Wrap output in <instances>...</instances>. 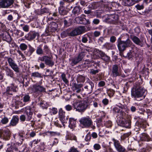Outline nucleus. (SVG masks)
<instances>
[{"instance_id":"ddd939ff","label":"nucleus","mask_w":152,"mask_h":152,"mask_svg":"<svg viewBox=\"0 0 152 152\" xmlns=\"http://www.w3.org/2000/svg\"><path fill=\"white\" fill-rule=\"evenodd\" d=\"M94 54L98 56H100L101 58L106 61H108L110 60V58L105 54L103 52L95 49L94 52Z\"/></svg>"},{"instance_id":"c85d7f7f","label":"nucleus","mask_w":152,"mask_h":152,"mask_svg":"<svg viewBox=\"0 0 152 152\" xmlns=\"http://www.w3.org/2000/svg\"><path fill=\"white\" fill-rule=\"evenodd\" d=\"M76 121L72 118L69 119V127L71 129H73L75 127Z\"/></svg>"},{"instance_id":"423d86ee","label":"nucleus","mask_w":152,"mask_h":152,"mask_svg":"<svg viewBox=\"0 0 152 152\" xmlns=\"http://www.w3.org/2000/svg\"><path fill=\"white\" fill-rule=\"evenodd\" d=\"M86 85L83 88V90L85 91L88 94H91L93 91V89L94 87V83L89 79L86 82Z\"/></svg>"},{"instance_id":"49530a36","label":"nucleus","mask_w":152,"mask_h":152,"mask_svg":"<svg viewBox=\"0 0 152 152\" xmlns=\"http://www.w3.org/2000/svg\"><path fill=\"white\" fill-rule=\"evenodd\" d=\"M68 152H80V151L74 146L71 147Z\"/></svg>"},{"instance_id":"ea45409f","label":"nucleus","mask_w":152,"mask_h":152,"mask_svg":"<svg viewBox=\"0 0 152 152\" xmlns=\"http://www.w3.org/2000/svg\"><path fill=\"white\" fill-rule=\"evenodd\" d=\"M3 39L4 40L8 41L10 40V37L7 33H4L3 34Z\"/></svg>"},{"instance_id":"052dcab7","label":"nucleus","mask_w":152,"mask_h":152,"mask_svg":"<svg viewBox=\"0 0 152 152\" xmlns=\"http://www.w3.org/2000/svg\"><path fill=\"white\" fill-rule=\"evenodd\" d=\"M66 110L68 111H70L72 110V106L69 104L67 105L65 107Z\"/></svg>"},{"instance_id":"b1692460","label":"nucleus","mask_w":152,"mask_h":152,"mask_svg":"<svg viewBox=\"0 0 152 152\" xmlns=\"http://www.w3.org/2000/svg\"><path fill=\"white\" fill-rule=\"evenodd\" d=\"M82 85L81 84H77L75 83L72 85L73 90L77 93L80 92L81 91V88L82 87Z\"/></svg>"},{"instance_id":"a19ab883","label":"nucleus","mask_w":152,"mask_h":152,"mask_svg":"<svg viewBox=\"0 0 152 152\" xmlns=\"http://www.w3.org/2000/svg\"><path fill=\"white\" fill-rule=\"evenodd\" d=\"M151 149V145L148 144L145 148H143L141 151V152H149Z\"/></svg>"},{"instance_id":"f03ea898","label":"nucleus","mask_w":152,"mask_h":152,"mask_svg":"<svg viewBox=\"0 0 152 152\" xmlns=\"http://www.w3.org/2000/svg\"><path fill=\"white\" fill-rule=\"evenodd\" d=\"M73 107L75 111L80 113L84 112L87 109L88 105L85 101L75 102L73 104Z\"/></svg>"},{"instance_id":"13d9d810","label":"nucleus","mask_w":152,"mask_h":152,"mask_svg":"<svg viewBox=\"0 0 152 152\" xmlns=\"http://www.w3.org/2000/svg\"><path fill=\"white\" fill-rule=\"evenodd\" d=\"M102 102L104 105H106L108 104L109 100L107 98H105L102 100Z\"/></svg>"},{"instance_id":"7ed1b4c3","label":"nucleus","mask_w":152,"mask_h":152,"mask_svg":"<svg viewBox=\"0 0 152 152\" xmlns=\"http://www.w3.org/2000/svg\"><path fill=\"white\" fill-rule=\"evenodd\" d=\"M125 115L119 116L117 120V122L118 125L126 128H129L131 126V121L128 119H126Z\"/></svg>"},{"instance_id":"4be33fe9","label":"nucleus","mask_w":152,"mask_h":152,"mask_svg":"<svg viewBox=\"0 0 152 152\" xmlns=\"http://www.w3.org/2000/svg\"><path fill=\"white\" fill-rule=\"evenodd\" d=\"M58 25L54 22H52L49 25L48 27V31L53 32L55 31L57 28Z\"/></svg>"},{"instance_id":"9b49d317","label":"nucleus","mask_w":152,"mask_h":152,"mask_svg":"<svg viewBox=\"0 0 152 152\" xmlns=\"http://www.w3.org/2000/svg\"><path fill=\"white\" fill-rule=\"evenodd\" d=\"M118 19V15L115 14L107 15V16H106L105 20L107 22L115 24L117 22Z\"/></svg>"},{"instance_id":"a211bd4d","label":"nucleus","mask_w":152,"mask_h":152,"mask_svg":"<svg viewBox=\"0 0 152 152\" xmlns=\"http://www.w3.org/2000/svg\"><path fill=\"white\" fill-rule=\"evenodd\" d=\"M84 52H81L79 53L78 56L72 60V66H74L81 61L85 56Z\"/></svg>"},{"instance_id":"f257e3e1","label":"nucleus","mask_w":152,"mask_h":152,"mask_svg":"<svg viewBox=\"0 0 152 152\" xmlns=\"http://www.w3.org/2000/svg\"><path fill=\"white\" fill-rule=\"evenodd\" d=\"M145 90L143 87L138 84H136L132 89L131 94L132 97L136 99L143 96Z\"/></svg>"},{"instance_id":"f3484780","label":"nucleus","mask_w":152,"mask_h":152,"mask_svg":"<svg viewBox=\"0 0 152 152\" xmlns=\"http://www.w3.org/2000/svg\"><path fill=\"white\" fill-rule=\"evenodd\" d=\"M121 72L117 64L113 65L112 68V75L113 77H116L120 75Z\"/></svg>"},{"instance_id":"3c124183","label":"nucleus","mask_w":152,"mask_h":152,"mask_svg":"<svg viewBox=\"0 0 152 152\" xmlns=\"http://www.w3.org/2000/svg\"><path fill=\"white\" fill-rule=\"evenodd\" d=\"M31 76L36 77H41V74L38 72H35L32 73Z\"/></svg>"},{"instance_id":"8fccbe9b","label":"nucleus","mask_w":152,"mask_h":152,"mask_svg":"<svg viewBox=\"0 0 152 152\" xmlns=\"http://www.w3.org/2000/svg\"><path fill=\"white\" fill-rule=\"evenodd\" d=\"M49 13V10L47 8H44L41 10L40 11V14L42 15L45 13Z\"/></svg>"},{"instance_id":"f8f14e48","label":"nucleus","mask_w":152,"mask_h":152,"mask_svg":"<svg viewBox=\"0 0 152 152\" xmlns=\"http://www.w3.org/2000/svg\"><path fill=\"white\" fill-rule=\"evenodd\" d=\"M85 30V28L83 26H80L76 28L71 31L70 33V36L74 37L80 35Z\"/></svg>"},{"instance_id":"774afa93","label":"nucleus","mask_w":152,"mask_h":152,"mask_svg":"<svg viewBox=\"0 0 152 152\" xmlns=\"http://www.w3.org/2000/svg\"><path fill=\"white\" fill-rule=\"evenodd\" d=\"M94 34L95 37H97L100 35L101 33L99 31H96L94 32Z\"/></svg>"},{"instance_id":"79ce46f5","label":"nucleus","mask_w":152,"mask_h":152,"mask_svg":"<svg viewBox=\"0 0 152 152\" xmlns=\"http://www.w3.org/2000/svg\"><path fill=\"white\" fill-rule=\"evenodd\" d=\"M40 106L43 109H47L48 106V104L45 101H41L40 104Z\"/></svg>"},{"instance_id":"c03bdc74","label":"nucleus","mask_w":152,"mask_h":152,"mask_svg":"<svg viewBox=\"0 0 152 152\" xmlns=\"http://www.w3.org/2000/svg\"><path fill=\"white\" fill-rule=\"evenodd\" d=\"M58 11L59 13L61 15H64L67 13L66 11L64 9V8L59 7Z\"/></svg>"},{"instance_id":"338daca9","label":"nucleus","mask_w":152,"mask_h":152,"mask_svg":"<svg viewBox=\"0 0 152 152\" xmlns=\"http://www.w3.org/2000/svg\"><path fill=\"white\" fill-rule=\"evenodd\" d=\"M92 22L94 24L96 25L98 24L99 23L100 20L98 19H94L93 20Z\"/></svg>"},{"instance_id":"cd10ccee","label":"nucleus","mask_w":152,"mask_h":152,"mask_svg":"<svg viewBox=\"0 0 152 152\" xmlns=\"http://www.w3.org/2000/svg\"><path fill=\"white\" fill-rule=\"evenodd\" d=\"M76 19L77 20L79 21V23L81 24L86 25L88 23V21L85 18L78 17L76 18Z\"/></svg>"},{"instance_id":"412c9836","label":"nucleus","mask_w":152,"mask_h":152,"mask_svg":"<svg viewBox=\"0 0 152 152\" xmlns=\"http://www.w3.org/2000/svg\"><path fill=\"white\" fill-rule=\"evenodd\" d=\"M19 121V117L18 115H13L9 125L15 126L18 123Z\"/></svg>"},{"instance_id":"a878e982","label":"nucleus","mask_w":152,"mask_h":152,"mask_svg":"<svg viewBox=\"0 0 152 152\" xmlns=\"http://www.w3.org/2000/svg\"><path fill=\"white\" fill-rule=\"evenodd\" d=\"M65 139L66 140H76V137L73 134L67 132L66 134Z\"/></svg>"},{"instance_id":"6e6d98bb","label":"nucleus","mask_w":152,"mask_h":152,"mask_svg":"<svg viewBox=\"0 0 152 152\" xmlns=\"http://www.w3.org/2000/svg\"><path fill=\"white\" fill-rule=\"evenodd\" d=\"M105 125L107 127H111L112 126V122L110 121H107L105 123Z\"/></svg>"},{"instance_id":"20e7f679","label":"nucleus","mask_w":152,"mask_h":152,"mask_svg":"<svg viewBox=\"0 0 152 152\" xmlns=\"http://www.w3.org/2000/svg\"><path fill=\"white\" fill-rule=\"evenodd\" d=\"M80 125L83 128H88L93 125L91 119L89 116L81 118L79 120Z\"/></svg>"},{"instance_id":"5fc2aeb1","label":"nucleus","mask_w":152,"mask_h":152,"mask_svg":"<svg viewBox=\"0 0 152 152\" xmlns=\"http://www.w3.org/2000/svg\"><path fill=\"white\" fill-rule=\"evenodd\" d=\"M94 149L95 150L98 151L100 150L101 148V146L99 144L95 143L93 146Z\"/></svg>"},{"instance_id":"c9c22d12","label":"nucleus","mask_w":152,"mask_h":152,"mask_svg":"<svg viewBox=\"0 0 152 152\" xmlns=\"http://www.w3.org/2000/svg\"><path fill=\"white\" fill-rule=\"evenodd\" d=\"M143 139L145 141L148 142L151 140V139L147 134L143 133L142 134Z\"/></svg>"},{"instance_id":"2f4dec72","label":"nucleus","mask_w":152,"mask_h":152,"mask_svg":"<svg viewBox=\"0 0 152 152\" xmlns=\"http://www.w3.org/2000/svg\"><path fill=\"white\" fill-rule=\"evenodd\" d=\"M64 26L67 27L71 25L72 20L70 19H64Z\"/></svg>"},{"instance_id":"603ef678","label":"nucleus","mask_w":152,"mask_h":152,"mask_svg":"<svg viewBox=\"0 0 152 152\" xmlns=\"http://www.w3.org/2000/svg\"><path fill=\"white\" fill-rule=\"evenodd\" d=\"M9 120L7 117H4L1 120V122L3 124H6L8 123Z\"/></svg>"},{"instance_id":"7c9ffc66","label":"nucleus","mask_w":152,"mask_h":152,"mask_svg":"<svg viewBox=\"0 0 152 152\" xmlns=\"http://www.w3.org/2000/svg\"><path fill=\"white\" fill-rule=\"evenodd\" d=\"M117 43L118 48H126L125 41H122L120 38L118 39Z\"/></svg>"},{"instance_id":"0eeeda50","label":"nucleus","mask_w":152,"mask_h":152,"mask_svg":"<svg viewBox=\"0 0 152 152\" xmlns=\"http://www.w3.org/2000/svg\"><path fill=\"white\" fill-rule=\"evenodd\" d=\"M11 135V132L9 129L4 128L0 129V137L4 140H9Z\"/></svg>"},{"instance_id":"9d476101","label":"nucleus","mask_w":152,"mask_h":152,"mask_svg":"<svg viewBox=\"0 0 152 152\" xmlns=\"http://www.w3.org/2000/svg\"><path fill=\"white\" fill-rule=\"evenodd\" d=\"M114 145L118 152H126L125 148L121 145L119 141L114 138L112 139Z\"/></svg>"},{"instance_id":"de8ad7c7","label":"nucleus","mask_w":152,"mask_h":152,"mask_svg":"<svg viewBox=\"0 0 152 152\" xmlns=\"http://www.w3.org/2000/svg\"><path fill=\"white\" fill-rule=\"evenodd\" d=\"M9 86L10 87V88L12 91L14 92H16L17 91L18 88L17 87L15 86L13 83L11 84L10 86Z\"/></svg>"},{"instance_id":"f704fd0d","label":"nucleus","mask_w":152,"mask_h":152,"mask_svg":"<svg viewBox=\"0 0 152 152\" xmlns=\"http://www.w3.org/2000/svg\"><path fill=\"white\" fill-rule=\"evenodd\" d=\"M126 4H124L125 6H132L137 2V1L135 0H126Z\"/></svg>"},{"instance_id":"e2e57ef3","label":"nucleus","mask_w":152,"mask_h":152,"mask_svg":"<svg viewBox=\"0 0 152 152\" xmlns=\"http://www.w3.org/2000/svg\"><path fill=\"white\" fill-rule=\"evenodd\" d=\"M91 136L90 134H87L85 138V140L86 141H90L91 139Z\"/></svg>"},{"instance_id":"2eb2a0df","label":"nucleus","mask_w":152,"mask_h":152,"mask_svg":"<svg viewBox=\"0 0 152 152\" xmlns=\"http://www.w3.org/2000/svg\"><path fill=\"white\" fill-rule=\"evenodd\" d=\"M32 91L34 93H41L45 92V88L42 86L35 84L33 85L32 88Z\"/></svg>"},{"instance_id":"dca6fc26","label":"nucleus","mask_w":152,"mask_h":152,"mask_svg":"<svg viewBox=\"0 0 152 152\" xmlns=\"http://www.w3.org/2000/svg\"><path fill=\"white\" fill-rule=\"evenodd\" d=\"M59 117L60 120L64 126H65L64 123H66L68 118L67 117L65 118V112L64 111L62 108H60L59 111Z\"/></svg>"},{"instance_id":"4d7b16f0","label":"nucleus","mask_w":152,"mask_h":152,"mask_svg":"<svg viewBox=\"0 0 152 152\" xmlns=\"http://www.w3.org/2000/svg\"><path fill=\"white\" fill-rule=\"evenodd\" d=\"M99 71L100 70L99 69L94 70V69H92L90 70V72L92 74L95 75L96 73H98Z\"/></svg>"},{"instance_id":"e433bc0d","label":"nucleus","mask_w":152,"mask_h":152,"mask_svg":"<svg viewBox=\"0 0 152 152\" xmlns=\"http://www.w3.org/2000/svg\"><path fill=\"white\" fill-rule=\"evenodd\" d=\"M85 77L82 75H78L77 78L78 82H83L85 81Z\"/></svg>"},{"instance_id":"1a4fd4ad","label":"nucleus","mask_w":152,"mask_h":152,"mask_svg":"<svg viewBox=\"0 0 152 152\" xmlns=\"http://www.w3.org/2000/svg\"><path fill=\"white\" fill-rule=\"evenodd\" d=\"M6 58L9 65L11 68L16 72H19V68L13 59L10 57H7Z\"/></svg>"},{"instance_id":"864d4df0","label":"nucleus","mask_w":152,"mask_h":152,"mask_svg":"<svg viewBox=\"0 0 152 152\" xmlns=\"http://www.w3.org/2000/svg\"><path fill=\"white\" fill-rule=\"evenodd\" d=\"M50 112L52 115H55L57 113L58 110L57 108L53 107L52 109H50Z\"/></svg>"},{"instance_id":"6e6552de","label":"nucleus","mask_w":152,"mask_h":152,"mask_svg":"<svg viewBox=\"0 0 152 152\" xmlns=\"http://www.w3.org/2000/svg\"><path fill=\"white\" fill-rule=\"evenodd\" d=\"M38 60L44 61L46 65L52 67L54 65V62L52 58L48 56H45L42 57H39L38 58Z\"/></svg>"},{"instance_id":"37998d69","label":"nucleus","mask_w":152,"mask_h":152,"mask_svg":"<svg viewBox=\"0 0 152 152\" xmlns=\"http://www.w3.org/2000/svg\"><path fill=\"white\" fill-rule=\"evenodd\" d=\"M15 104L16 106L20 107H23L25 105V103L23 101H21L19 100H16L15 102Z\"/></svg>"},{"instance_id":"bf43d9fd","label":"nucleus","mask_w":152,"mask_h":152,"mask_svg":"<svg viewBox=\"0 0 152 152\" xmlns=\"http://www.w3.org/2000/svg\"><path fill=\"white\" fill-rule=\"evenodd\" d=\"M20 119L21 121L24 122L26 120V118L25 115H22L20 116Z\"/></svg>"},{"instance_id":"a18cd8bd","label":"nucleus","mask_w":152,"mask_h":152,"mask_svg":"<svg viewBox=\"0 0 152 152\" xmlns=\"http://www.w3.org/2000/svg\"><path fill=\"white\" fill-rule=\"evenodd\" d=\"M61 77L63 81L66 84L68 83L69 81L66 78V75L64 73H62Z\"/></svg>"},{"instance_id":"473e14b6","label":"nucleus","mask_w":152,"mask_h":152,"mask_svg":"<svg viewBox=\"0 0 152 152\" xmlns=\"http://www.w3.org/2000/svg\"><path fill=\"white\" fill-rule=\"evenodd\" d=\"M80 9L78 7H75L72 11V13L75 15H78L80 13Z\"/></svg>"},{"instance_id":"09e8293b","label":"nucleus","mask_w":152,"mask_h":152,"mask_svg":"<svg viewBox=\"0 0 152 152\" xmlns=\"http://www.w3.org/2000/svg\"><path fill=\"white\" fill-rule=\"evenodd\" d=\"M12 91L10 87L8 86L7 87L6 91L4 93L7 95H12Z\"/></svg>"},{"instance_id":"58836bf2","label":"nucleus","mask_w":152,"mask_h":152,"mask_svg":"<svg viewBox=\"0 0 152 152\" xmlns=\"http://www.w3.org/2000/svg\"><path fill=\"white\" fill-rule=\"evenodd\" d=\"M125 42L126 48L132 47V43L129 39H128L126 41H125Z\"/></svg>"},{"instance_id":"0e129e2a","label":"nucleus","mask_w":152,"mask_h":152,"mask_svg":"<svg viewBox=\"0 0 152 152\" xmlns=\"http://www.w3.org/2000/svg\"><path fill=\"white\" fill-rule=\"evenodd\" d=\"M116 40V37L114 36H112L110 38V41L112 43L114 42Z\"/></svg>"},{"instance_id":"393cba45","label":"nucleus","mask_w":152,"mask_h":152,"mask_svg":"<svg viewBox=\"0 0 152 152\" xmlns=\"http://www.w3.org/2000/svg\"><path fill=\"white\" fill-rule=\"evenodd\" d=\"M27 118H26V121H29L32 118V115H33V112L31 111V107H29L27 109L26 111Z\"/></svg>"},{"instance_id":"680f3d73","label":"nucleus","mask_w":152,"mask_h":152,"mask_svg":"<svg viewBox=\"0 0 152 152\" xmlns=\"http://www.w3.org/2000/svg\"><path fill=\"white\" fill-rule=\"evenodd\" d=\"M105 85V83L103 81H100L98 84V86L99 87H102L104 86Z\"/></svg>"},{"instance_id":"69168bd1","label":"nucleus","mask_w":152,"mask_h":152,"mask_svg":"<svg viewBox=\"0 0 152 152\" xmlns=\"http://www.w3.org/2000/svg\"><path fill=\"white\" fill-rule=\"evenodd\" d=\"M37 54L39 55L42 54L43 53V51L41 48H38L37 50Z\"/></svg>"},{"instance_id":"39448f33","label":"nucleus","mask_w":152,"mask_h":152,"mask_svg":"<svg viewBox=\"0 0 152 152\" xmlns=\"http://www.w3.org/2000/svg\"><path fill=\"white\" fill-rule=\"evenodd\" d=\"M125 109V106L118 103L116 105V106L113 108L112 110L114 114H118V115L119 117L121 115L124 116L125 115L124 111Z\"/></svg>"},{"instance_id":"4c0bfd02","label":"nucleus","mask_w":152,"mask_h":152,"mask_svg":"<svg viewBox=\"0 0 152 152\" xmlns=\"http://www.w3.org/2000/svg\"><path fill=\"white\" fill-rule=\"evenodd\" d=\"M132 39L133 42L137 45H140V41L137 37L134 36L132 37Z\"/></svg>"},{"instance_id":"6ab92c4d","label":"nucleus","mask_w":152,"mask_h":152,"mask_svg":"<svg viewBox=\"0 0 152 152\" xmlns=\"http://www.w3.org/2000/svg\"><path fill=\"white\" fill-rule=\"evenodd\" d=\"M39 33L34 31H30L26 36V38L29 41H31L35 39L36 36H39Z\"/></svg>"},{"instance_id":"c756f323","label":"nucleus","mask_w":152,"mask_h":152,"mask_svg":"<svg viewBox=\"0 0 152 152\" xmlns=\"http://www.w3.org/2000/svg\"><path fill=\"white\" fill-rule=\"evenodd\" d=\"M5 71L6 72V74L7 76H10L11 77H13L14 76V74L12 70L11 69L8 67L6 68Z\"/></svg>"},{"instance_id":"4468645a","label":"nucleus","mask_w":152,"mask_h":152,"mask_svg":"<svg viewBox=\"0 0 152 152\" xmlns=\"http://www.w3.org/2000/svg\"><path fill=\"white\" fill-rule=\"evenodd\" d=\"M13 2V0H0V8H8L10 6Z\"/></svg>"},{"instance_id":"5701e85b","label":"nucleus","mask_w":152,"mask_h":152,"mask_svg":"<svg viewBox=\"0 0 152 152\" xmlns=\"http://www.w3.org/2000/svg\"><path fill=\"white\" fill-rule=\"evenodd\" d=\"M8 148L6 150V152H14L18 151V148L15 146L14 143H12L11 145L8 144Z\"/></svg>"},{"instance_id":"aec40b11","label":"nucleus","mask_w":152,"mask_h":152,"mask_svg":"<svg viewBox=\"0 0 152 152\" xmlns=\"http://www.w3.org/2000/svg\"><path fill=\"white\" fill-rule=\"evenodd\" d=\"M27 134H25L24 132L19 133L18 134V138L20 140V142H17L16 144L19 146L22 144L25 138H26L25 135H27Z\"/></svg>"},{"instance_id":"bb28decb","label":"nucleus","mask_w":152,"mask_h":152,"mask_svg":"<svg viewBox=\"0 0 152 152\" xmlns=\"http://www.w3.org/2000/svg\"><path fill=\"white\" fill-rule=\"evenodd\" d=\"M22 99L24 102L26 104L29 102L31 101V96L28 94H25L23 95Z\"/></svg>"},{"instance_id":"72a5a7b5","label":"nucleus","mask_w":152,"mask_h":152,"mask_svg":"<svg viewBox=\"0 0 152 152\" xmlns=\"http://www.w3.org/2000/svg\"><path fill=\"white\" fill-rule=\"evenodd\" d=\"M61 37L65 38L67 36H70V33L68 30L63 31L61 34Z\"/></svg>"}]
</instances>
